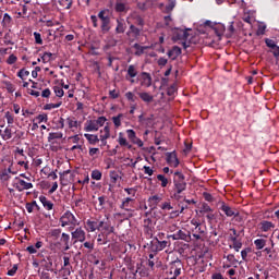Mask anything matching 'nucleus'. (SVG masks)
I'll list each match as a JSON object with an SVG mask.
<instances>
[{
    "mask_svg": "<svg viewBox=\"0 0 279 279\" xmlns=\"http://www.w3.org/2000/svg\"><path fill=\"white\" fill-rule=\"evenodd\" d=\"M84 136L88 141L89 145H97V143H99V136L95 134L85 133Z\"/></svg>",
    "mask_w": 279,
    "mask_h": 279,
    "instance_id": "obj_20",
    "label": "nucleus"
},
{
    "mask_svg": "<svg viewBox=\"0 0 279 279\" xmlns=\"http://www.w3.org/2000/svg\"><path fill=\"white\" fill-rule=\"evenodd\" d=\"M39 202L43 204L44 208L46 210H53V203H51L49 199H47L46 196H39Z\"/></svg>",
    "mask_w": 279,
    "mask_h": 279,
    "instance_id": "obj_18",
    "label": "nucleus"
},
{
    "mask_svg": "<svg viewBox=\"0 0 279 279\" xmlns=\"http://www.w3.org/2000/svg\"><path fill=\"white\" fill-rule=\"evenodd\" d=\"M199 213H201L202 215H206V214H208V213H213V208H210V207L208 206V204L204 203V204L202 205V207H201Z\"/></svg>",
    "mask_w": 279,
    "mask_h": 279,
    "instance_id": "obj_38",
    "label": "nucleus"
},
{
    "mask_svg": "<svg viewBox=\"0 0 279 279\" xmlns=\"http://www.w3.org/2000/svg\"><path fill=\"white\" fill-rule=\"evenodd\" d=\"M40 267H43L46 271H53V258L44 257L40 260Z\"/></svg>",
    "mask_w": 279,
    "mask_h": 279,
    "instance_id": "obj_8",
    "label": "nucleus"
},
{
    "mask_svg": "<svg viewBox=\"0 0 279 279\" xmlns=\"http://www.w3.org/2000/svg\"><path fill=\"white\" fill-rule=\"evenodd\" d=\"M72 239L75 240V243H77V241L84 243V241H86V232L82 230V227L76 228L75 231L72 232Z\"/></svg>",
    "mask_w": 279,
    "mask_h": 279,
    "instance_id": "obj_5",
    "label": "nucleus"
},
{
    "mask_svg": "<svg viewBox=\"0 0 279 279\" xmlns=\"http://www.w3.org/2000/svg\"><path fill=\"white\" fill-rule=\"evenodd\" d=\"M174 40H189L187 29L177 28L173 35Z\"/></svg>",
    "mask_w": 279,
    "mask_h": 279,
    "instance_id": "obj_7",
    "label": "nucleus"
},
{
    "mask_svg": "<svg viewBox=\"0 0 279 279\" xmlns=\"http://www.w3.org/2000/svg\"><path fill=\"white\" fill-rule=\"evenodd\" d=\"M134 49H136L137 51L135 52V56H141L143 54V52L145 51V48L142 47L141 45L138 44H134Z\"/></svg>",
    "mask_w": 279,
    "mask_h": 279,
    "instance_id": "obj_53",
    "label": "nucleus"
},
{
    "mask_svg": "<svg viewBox=\"0 0 279 279\" xmlns=\"http://www.w3.org/2000/svg\"><path fill=\"white\" fill-rule=\"evenodd\" d=\"M157 180L161 182L162 189H167V184H169V179H167L163 174H158Z\"/></svg>",
    "mask_w": 279,
    "mask_h": 279,
    "instance_id": "obj_34",
    "label": "nucleus"
},
{
    "mask_svg": "<svg viewBox=\"0 0 279 279\" xmlns=\"http://www.w3.org/2000/svg\"><path fill=\"white\" fill-rule=\"evenodd\" d=\"M161 210H173V206H171V203L166 202L161 204Z\"/></svg>",
    "mask_w": 279,
    "mask_h": 279,
    "instance_id": "obj_62",
    "label": "nucleus"
},
{
    "mask_svg": "<svg viewBox=\"0 0 279 279\" xmlns=\"http://www.w3.org/2000/svg\"><path fill=\"white\" fill-rule=\"evenodd\" d=\"M98 19H100V21H107V19H110V15H108V11L102 10L98 13Z\"/></svg>",
    "mask_w": 279,
    "mask_h": 279,
    "instance_id": "obj_45",
    "label": "nucleus"
},
{
    "mask_svg": "<svg viewBox=\"0 0 279 279\" xmlns=\"http://www.w3.org/2000/svg\"><path fill=\"white\" fill-rule=\"evenodd\" d=\"M181 53L182 49L178 46H174L171 50L168 51V57H170L171 60H177Z\"/></svg>",
    "mask_w": 279,
    "mask_h": 279,
    "instance_id": "obj_13",
    "label": "nucleus"
},
{
    "mask_svg": "<svg viewBox=\"0 0 279 279\" xmlns=\"http://www.w3.org/2000/svg\"><path fill=\"white\" fill-rule=\"evenodd\" d=\"M267 241L264 239H257L254 241V245L256 246V250H263L265 247Z\"/></svg>",
    "mask_w": 279,
    "mask_h": 279,
    "instance_id": "obj_35",
    "label": "nucleus"
},
{
    "mask_svg": "<svg viewBox=\"0 0 279 279\" xmlns=\"http://www.w3.org/2000/svg\"><path fill=\"white\" fill-rule=\"evenodd\" d=\"M69 267H73V266H71V258L69 256H64L62 268H69Z\"/></svg>",
    "mask_w": 279,
    "mask_h": 279,
    "instance_id": "obj_59",
    "label": "nucleus"
},
{
    "mask_svg": "<svg viewBox=\"0 0 279 279\" xmlns=\"http://www.w3.org/2000/svg\"><path fill=\"white\" fill-rule=\"evenodd\" d=\"M132 202H134V198L126 197V198L122 202L120 208H123V210L130 211V210H131L130 208H132Z\"/></svg>",
    "mask_w": 279,
    "mask_h": 279,
    "instance_id": "obj_21",
    "label": "nucleus"
},
{
    "mask_svg": "<svg viewBox=\"0 0 279 279\" xmlns=\"http://www.w3.org/2000/svg\"><path fill=\"white\" fill-rule=\"evenodd\" d=\"M16 60H19V58L15 54H10L7 59V64H16Z\"/></svg>",
    "mask_w": 279,
    "mask_h": 279,
    "instance_id": "obj_50",
    "label": "nucleus"
},
{
    "mask_svg": "<svg viewBox=\"0 0 279 279\" xmlns=\"http://www.w3.org/2000/svg\"><path fill=\"white\" fill-rule=\"evenodd\" d=\"M71 269H73V267L61 268L62 277L63 278H69V276H71Z\"/></svg>",
    "mask_w": 279,
    "mask_h": 279,
    "instance_id": "obj_54",
    "label": "nucleus"
},
{
    "mask_svg": "<svg viewBox=\"0 0 279 279\" xmlns=\"http://www.w3.org/2000/svg\"><path fill=\"white\" fill-rule=\"evenodd\" d=\"M138 75V71L136 70V65H129L126 70L125 80H130L136 77Z\"/></svg>",
    "mask_w": 279,
    "mask_h": 279,
    "instance_id": "obj_15",
    "label": "nucleus"
},
{
    "mask_svg": "<svg viewBox=\"0 0 279 279\" xmlns=\"http://www.w3.org/2000/svg\"><path fill=\"white\" fill-rule=\"evenodd\" d=\"M114 10L116 12H128L129 8L126 3H123L117 0Z\"/></svg>",
    "mask_w": 279,
    "mask_h": 279,
    "instance_id": "obj_23",
    "label": "nucleus"
},
{
    "mask_svg": "<svg viewBox=\"0 0 279 279\" xmlns=\"http://www.w3.org/2000/svg\"><path fill=\"white\" fill-rule=\"evenodd\" d=\"M125 98L128 99V101H132L133 104H134V101H136V96L132 92H128L125 94Z\"/></svg>",
    "mask_w": 279,
    "mask_h": 279,
    "instance_id": "obj_55",
    "label": "nucleus"
},
{
    "mask_svg": "<svg viewBox=\"0 0 279 279\" xmlns=\"http://www.w3.org/2000/svg\"><path fill=\"white\" fill-rule=\"evenodd\" d=\"M272 228H276V225L271 221L264 220L260 222V230L262 232H269Z\"/></svg>",
    "mask_w": 279,
    "mask_h": 279,
    "instance_id": "obj_17",
    "label": "nucleus"
},
{
    "mask_svg": "<svg viewBox=\"0 0 279 279\" xmlns=\"http://www.w3.org/2000/svg\"><path fill=\"white\" fill-rule=\"evenodd\" d=\"M148 202L151 206H158V204L162 202V197L158 195H154L148 198Z\"/></svg>",
    "mask_w": 279,
    "mask_h": 279,
    "instance_id": "obj_29",
    "label": "nucleus"
},
{
    "mask_svg": "<svg viewBox=\"0 0 279 279\" xmlns=\"http://www.w3.org/2000/svg\"><path fill=\"white\" fill-rule=\"evenodd\" d=\"M62 106V102L59 104H47L45 106V110H53L54 108H60Z\"/></svg>",
    "mask_w": 279,
    "mask_h": 279,
    "instance_id": "obj_51",
    "label": "nucleus"
},
{
    "mask_svg": "<svg viewBox=\"0 0 279 279\" xmlns=\"http://www.w3.org/2000/svg\"><path fill=\"white\" fill-rule=\"evenodd\" d=\"M29 75V71L25 70V69H21L17 72V77H20V80H25V77H28Z\"/></svg>",
    "mask_w": 279,
    "mask_h": 279,
    "instance_id": "obj_41",
    "label": "nucleus"
},
{
    "mask_svg": "<svg viewBox=\"0 0 279 279\" xmlns=\"http://www.w3.org/2000/svg\"><path fill=\"white\" fill-rule=\"evenodd\" d=\"M53 57V53L51 52H44L41 58L37 59V62L43 61L44 63L51 62V58Z\"/></svg>",
    "mask_w": 279,
    "mask_h": 279,
    "instance_id": "obj_30",
    "label": "nucleus"
},
{
    "mask_svg": "<svg viewBox=\"0 0 279 279\" xmlns=\"http://www.w3.org/2000/svg\"><path fill=\"white\" fill-rule=\"evenodd\" d=\"M157 241V245L155 246V252H162V250H165V247H167V245H169L168 241Z\"/></svg>",
    "mask_w": 279,
    "mask_h": 279,
    "instance_id": "obj_26",
    "label": "nucleus"
},
{
    "mask_svg": "<svg viewBox=\"0 0 279 279\" xmlns=\"http://www.w3.org/2000/svg\"><path fill=\"white\" fill-rule=\"evenodd\" d=\"M169 3L166 7V12L169 14L170 12H173V9L175 8V0H168Z\"/></svg>",
    "mask_w": 279,
    "mask_h": 279,
    "instance_id": "obj_39",
    "label": "nucleus"
},
{
    "mask_svg": "<svg viewBox=\"0 0 279 279\" xmlns=\"http://www.w3.org/2000/svg\"><path fill=\"white\" fill-rule=\"evenodd\" d=\"M101 171L93 170L92 171V180H101Z\"/></svg>",
    "mask_w": 279,
    "mask_h": 279,
    "instance_id": "obj_49",
    "label": "nucleus"
},
{
    "mask_svg": "<svg viewBox=\"0 0 279 279\" xmlns=\"http://www.w3.org/2000/svg\"><path fill=\"white\" fill-rule=\"evenodd\" d=\"M60 223L62 228H66V226H80L77 218L75 215L71 213V210H66L60 218Z\"/></svg>",
    "mask_w": 279,
    "mask_h": 279,
    "instance_id": "obj_2",
    "label": "nucleus"
},
{
    "mask_svg": "<svg viewBox=\"0 0 279 279\" xmlns=\"http://www.w3.org/2000/svg\"><path fill=\"white\" fill-rule=\"evenodd\" d=\"M60 241L64 245V251L69 252V250H71V246L69 245V242L71 241V235H69V233H62Z\"/></svg>",
    "mask_w": 279,
    "mask_h": 279,
    "instance_id": "obj_16",
    "label": "nucleus"
},
{
    "mask_svg": "<svg viewBox=\"0 0 279 279\" xmlns=\"http://www.w3.org/2000/svg\"><path fill=\"white\" fill-rule=\"evenodd\" d=\"M124 191L128 193V195H132V197L136 196V187H126Z\"/></svg>",
    "mask_w": 279,
    "mask_h": 279,
    "instance_id": "obj_60",
    "label": "nucleus"
},
{
    "mask_svg": "<svg viewBox=\"0 0 279 279\" xmlns=\"http://www.w3.org/2000/svg\"><path fill=\"white\" fill-rule=\"evenodd\" d=\"M265 43H266V46L269 47L270 49H274V51L278 49V45H276V41H274L272 39H266Z\"/></svg>",
    "mask_w": 279,
    "mask_h": 279,
    "instance_id": "obj_42",
    "label": "nucleus"
},
{
    "mask_svg": "<svg viewBox=\"0 0 279 279\" xmlns=\"http://www.w3.org/2000/svg\"><path fill=\"white\" fill-rule=\"evenodd\" d=\"M96 122V125L98 126V129L104 128V125L106 124V117H99L97 120H94Z\"/></svg>",
    "mask_w": 279,
    "mask_h": 279,
    "instance_id": "obj_44",
    "label": "nucleus"
},
{
    "mask_svg": "<svg viewBox=\"0 0 279 279\" xmlns=\"http://www.w3.org/2000/svg\"><path fill=\"white\" fill-rule=\"evenodd\" d=\"M128 138L132 142L136 137V132L132 129L126 130Z\"/></svg>",
    "mask_w": 279,
    "mask_h": 279,
    "instance_id": "obj_56",
    "label": "nucleus"
},
{
    "mask_svg": "<svg viewBox=\"0 0 279 279\" xmlns=\"http://www.w3.org/2000/svg\"><path fill=\"white\" fill-rule=\"evenodd\" d=\"M131 143H133V145H137V147H143L144 145L143 140L138 138L137 136L131 140Z\"/></svg>",
    "mask_w": 279,
    "mask_h": 279,
    "instance_id": "obj_57",
    "label": "nucleus"
},
{
    "mask_svg": "<svg viewBox=\"0 0 279 279\" xmlns=\"http://www.w3.org/2000/svg\"><path fill=\"white\" fill-rule=\"evenodd\" d=\"M4 86L8 90V93H14V90H16V88L14 87V85L11 82H4Z\"/></svg>",
    "mask_w": 279,
    "mask_h": 279,
    "instance_id": "obj_52",
    "label": "nucleus"
},
{
    "mask_svg": "<svg viewBox=\"0 0 279 279\" xmlns=\"http://www.w3.org/2000/svg\"><path fill=\"white\" fill-rule=\"evenodd\" d=\"M59 4L61 8H64V10H71V7L73 5L72 0H59Z\"/></svg>",
    "mask_w": 279,
    "mask_h": 279,
    "instance_id": "obj_31",
    "label": "nucleus"
},
{
    "mask_svg": "<svg viewBox=\"0 0 279 279\" xmlns=\"http://www.w3.org/2000/svg\"><path fill=\"white\" fill-rule=\"evenodd\" d=\"M170 269H171L170 274H173V277L178 278V276L182 274V260L177 258L174 262H172Z\"/></svg>",
    "mask_w": 279,
    "mask_h": 279,
    "instance_id": "obj_4",
    "label": "nucleus"
},
{
    "mask_svg": "<svg viewBox=\"0 0 279 279\" xmlns=\"http://www.w3.org/2000/svg\"><path fill=\"white\" fill-rule=\"evenodd\" d=\"M57 130H64V119L63 118H60L57 121Z\"/></svg>",
    "mask_w": 279,
    "mask_h": 279,
    "instance_id": "obj_64",
    "label": "nucleus"
},
{
    "mask_svg": "<svg viewBox=\"0 0 279 279\" xmlns=\"http://www.w3.org/2000/svg\"><path fill=\"white\" fill-rule=\"evenodd\" d=\"M107 136V140L110 138V126L106 125L104 130H100V138Z\"/></svg>",
    "mask_w": 279,
    "mask_h": 279,
    "instance_id": "obj_37",
    "label": "nucleus"
},
{
    "mask_svg": "<svg viewBox=\"0 0 279 279\" xmlns=\"http://www.w3.org/2000/svg\"><path fill=\"white\" fill-rule=\"evenodd\" d=\"M214 32L217 36H223V32H226V26L222 24H219L218 26L214 27Z\"/></svg>",
    "mask_w": 279,
    "mask_h": 279,
    "instance_id": "obj_33",
    "label": "nucleus"
},
{
    "mask_svg": "<svg viewBox=\"0 0 279 279\" xmlns=\"http://www.w3.org/2000/svg\"><path fill=\"white\" fill-rule=\"evenodd\" d=\"M154 121V116L145 118L143 114L138 116V123L142 128H151V123Z\"/></svg>",
    "mask_w": 279,
    "mask_h": 279,
    "instance_id": "obj_10",
    "label": "nucleus"
},
{
    "mask_svg": "<svg viewBox=\"0 0 279 279\" xmlns=\"http://www.w3.org/2000/svg\"><path fill=\"white\" fill-rule=\"evenodd\" d=\"M86 226L89 232H95V230L99 229V227H97V221L94 220H87Z\"/></svg>",
    "mask_w": 279,
    "mask_h": 279,
    "instance_id": "obj_27",
    "label": "nucleus"
},
{
    "mask_svg": "<svg viewBox=\"0 0 279 279\" xmlns=\"http://www.w3.org/2000/svg\"><path fill=\"white\" fill-rule=\"evenodd\" d=\"M128 26L123 20H117L116 34H124Z\"/></svg>",
    "mask_w": 279,
    "mask_h": 279,
    "instance_id": "obj_19",
    "label": "nucleus"
},
{
    "mask_svg": "<svg viewBox=\"0 0 279 279\" xmlns=\"http://www.w3.org/2000/svg\"><path fill=\"white\" fill-rule=\"evenodd\" d=\"M64 134L62 132H54V133H49L48 135V143H52V141H58L62 138Z\"/></svg>",
    "mask_w": 279,
    "mask_h": 279,
    "instance_id": "obj_24",
    "label": "nucleus"
},
{
    "mask_svg": "<svg viewBox=\"0 0 279 279\" xmlns=\"http://www.w3.org/2000/svg\"><path fill=\"white\" fill-rule=\"evenodd\" d=\"M230 250H234L235 252H240L241 247H243V243L241 241L233 242V244L229 245Z\"/></svg>",
    "mask_w": 279,
    "mask_h": 279,
    "instance_id": "obj_40",
    "label": "nucleus"
},
{
    "mask_svg": "<svg viewBox=\"0 0 279 279\" xmlns=\"http://www.w3.org/2000/svg\"><path fill=\"white\" fill-rule=\"evenodd\" d=\"M126 35L135 40V38L141 36V28L134 26V24H131Z\"/></svg>",
    "mask_w": 279,
    "mask_h": 279,
    "instance_id": "obj_11",
    "label": "nucleus"
},
{
    "mask_svg": "<svg viewBox=\"0 0 279 279\" xmlns=\"http://www.w3.org/2000/svg\"><path fill=\"white\" fill-rule=\"evenodd\" d=\"M100 27L104 34L110 32V17H108L107 20H102Z\"/></svg>",
    "mask_w": 279,
    "mask_h": 279,
    "instance_id": "obj_28",
    "label": "nucleus"
},
{
    "mask_svg": "<svg viewBox=\"0 0 279 279\" xmlns=\"http://www.w3.org/2000/svg\"><path fill=\"white\" fill-rule=\"evenodd\" d=\"M102 230H104L102 234L105 235V239H108V236H110V234L114 232V227L110 226V223L107 222V225H105V228Z\"/></svg>",
    "mask_w": 279,
    "mask_h": 279,
    "instance_id": "obj_25",
    "label": "nucleus"
},
{
    "mask_svg": "<svg viewBox=\"0 0 279 279\" xmlns=\"http://www.w3.org/2000/svg\"><path fill=\"white\" fill-rule=\"evenodd\" d=\"M34 38H35V43H36L37 45H43V37L40 36V33L35 32V33H34Z\"/></svg>",
    "mask_w": 279,
    "mask_h": 279,
    "instance_id": "obj_58",
    "label": "nucleus"
},
{
    "mask_svg": "<svg viewBox=\"0 0 279 279\" xmlns=\"http://www.w3.org/2000/svg\"><path fill=\"white\" fill-rule=\"evenodd\" d=\"M10 138H12V129H10L8 126V128H5V130L2 133V140L3 141H10Z\"/></svg>",
    "mask_w": 279,
    "mask_h": 279,
    "instance_id": "obj_32",
    "label": "nucleus"
},
{
    "mask_svg": "<svg viewBox=\"0 0 279 279\" xmlns=\"http://www.w3.org/2000/svg\"><path fill=\"white\" fill-rule=\"evenodd\" d=\"M220 210H222L227 217H239V211L232 209V207L228 206L225 202L220 203Z\"/></svg>",
    "mask_w": 279,
    "mask_h": 279,
    "instance_id": "obj_6",
    "label": "nucleus"
},
{
    "mask_svg": "<svg viewBox=\"0 0 279 279\" xmlns=\"http://www.w3.org/2000/svg\"><path fill=\"white\" fill-rule=\"evenodd\" d=\"M138 97L146 104H150V101H154V96L149 95V93L147 92L138 93Z\"/></svg>",
    "mask_w": 279,
    "mask_h": 279,
    "instance_id": "obj_22",
    "label": "nucleus"
},
{
    "mask_svg": "<svg viewBox=\"0 0 279 279\" xmlns=\"http://www.w3.org/2000/svg\"><path fill=\"white\" fill-rule=\"evenodd\" d=\"M175 178L173 179V189L171 191V197L172 199H175L177 202H180L182 199V193L186 191V181L185 177L182 172L177 171L174 172Z\"/></svg>",
    "mask_w": 279,
    "mask_h": 279,
    "instance_id": "obj_1",
    "label": "nucleus"
},
{
    "mask_svg": "<svg viewBox=\"0 0 279 279\" xmlns=\"http://www.w3.org/2000/svg\"><path fill=\"white\" fill-rule=\"evenodd\" d=\"M13 186L19 191V193H23V191H29V189H34V184L31 182H26L21 179V177H15L13 181Z\"/></svg>",
    "mask_w": 279,
    "mask_h": 279,
    "instance_id": "obj_3",
    "label": "nucleus"
},
{
    "mask_svg": "<svg viewBox=\"0 0 279 279\" xmlns=\"http://www.w3.org/2000/svg\"><path fill=\"white\" fill-rule=\"evenodd\" d=\"M85 132H97L99 126L95 120H87L84 126Z\"/></svg>",
    "mask_w": 279,
    "mask_h": 279,
    "instance_id": "obj_12",
    "label": "nucleus"
},
{
    "mask_svg": "<svg viewBox=\"0 0 279 279\" xmlns=\"http://www.w3.org/2000/svg\"><path fill=\"white\" fill-rule=\"evenodd\" d=\"M48 120L49 118L47 117V113H43L36 117V121H38V123H47Z\"/></svg>",
    "mask_w": 279,
    "mask_h": 279,
    "instance_id": "obj_46",
    "label": "nucleus"
},
{
    "mask_svg": "<svg viewBox=\"0 0 279 279\" xmlns=\"http://www.w3.org/2000/svg\"><path fill=\"white\" fill-rule=\"evenodd\" d=\"M121 119H123V113H120L112 118L114 128H121Z\"/></svg>",
    "mask_w": 279,
    "mask_h": 279,
    "instance_id": "obj_36",
    "label": "nucleus"
},
{
    "mask_svg": "<svg viewBox=\"0 0 279 279\" xmlns=\"http://www.w3.org/2000/svg\"><path fill=\"white\" fill-rule=\"evenodd\" d=\"M68 125L70 129H73V128H77V121L71 119V118H68Z\"/></svg>",
    "mask_w": 279,
    "mask_h": 279,
    "instance_id": "obj_63",
    "label": "nucleus"
},
{
    "mask_svg": "<svg viewBox=\"0 0 279 279\" xmlns=\"http://www.w3.org/2000/svg\"><path fill=\"white\" fill-rule=\"evenodd\" d=\"M53 90L57 97H64V89H62V87L54 86Z\"/></svg>",
    "mask_w": 279,
    "mask_h": 279,
    "instance_id": "obj_48",
    "label": "nucleus"
},
{
    "mask_svg": "<svg viewBox=\"0 0 279 279\" xmlns=\"http://www.w3.org/2000/svg\"><path fill=\"white\" fill-rule=\"evenodd\" d=\"M166 156H167V162L171 167H178V165H180V161L178 160V155H175V151L167 153Z\"/></svg>",
    "mask_w": 279,
    "mask_h": 279,
    "instance_id": "obj_9",
    "label": "nucleus"
},
{
    "mask_svg": "<svg viewBox=\"0 0 279 279\" xmlns=\"http://www.w3.org/2000/svg\"><path fill=\"white\" fill-rule=\"evenodd\" d=\"M142 86L149 88L151 86V75L147 72H142Z\"/></svg>",
    "mask_w": 279,
    "mask_h": 279,
    "instance_id": "obj_14",
    "label": "nucleus"
},
{
    "mask_svg": "<svg viewBox=\"0 0 279 279\" xmlns=\"http://www.w3.org/2000/svg\"><path fill=\"white\" fill-rule=\"evenodd\" d=\"M11 22H12V16H10V14L8 13H4L3 20H2L3 27H7V25Z\"/></svg>",
    "mask_w": 279,
    "mask_h": 279,
    "instance_id": "obj_47",
    "label": "nucleus"
},
{
    "mask_svg": "<svg viewBox=\"0 0 279 279\" xmlns=\"http://www.w3.org/2000/svg\"><path fill=\"white\" fill-rule=\"evenodd\" d=\"M118 143L121 147H125V145H128V140L123 137V133H119Z\"/></svg>",
    "mask_w": 279,
    "mask_h": 279,
    "instance_id": "obj_43",
    "label": "nucleus"
},
{
    "mask_svg": "<svg viewBox=\"0 0 279 279\" xmlns=\"http://www.w3.org/2000/svg\"><path fill=\"white\" fill-rule=\"evenodd\" d=\"M0 180H3L4 182H8V180H10V174L5 170H3L0 173Z\"/></svg>",
    "mask_w": 279,
    "mask_h": 279,
    "instance_id": "obj_61",
    "label": "nucleus"
}]
</instances>
